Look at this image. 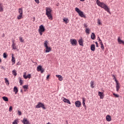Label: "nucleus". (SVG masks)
<instances>
[{
  "mask_svg": "<svg viewBox=\"0 0 124 124\" xmlns=\"http://www.w3.org/2000/svg\"><path fill=\"white\" fill-rule=\"evenodd\" d=\"M96 3L97 4V5H98V6L104 9L108 13H110V9L108 8V6L105 4V3L99 1V0H96Z\"/></svg>",
  "mask_w": 124,
  "mask_h": 124,
  "instance_id": "1",
  "label": "nucleus"
},
{
  "mask_svg": "<svg viewBox=\"0 0 124 124\" xmlns=\"http://www.w3.org/2000/svg\"><path fill=\"white\" fill-rule=\"evenodd\" d=\"M46 16H47V17L48 18V19H49V20H52L53 18L52 17V9H51V8H50V7H47L46 8Z\"/></svg>",
  "mask_w": 124,
  "mask_h": 124,
  "instance_id": "2",
  "label": "nucleus"
},
{
  "mask_svg": "<svg viewBox=\"0 0 124 124\" xmlns=\"http://www.w3.org/2000/svg\"><path fill=\"white\" fill-rule=\"evenodd\" d=\"M36 108H42L43 109H44V110H45V109H46L44 104L41 102H39L37 103V105L36 106Z\"/></svg>",
  "mask_w": 124,
  "mask_h": 124,
  "instance_id": "3",
  "label": "nucleus"
},
{
  "mask_svg": "<svg viewBox=\"0 0 124 124\" xmlns=\"http://www.w3.org/2000/svg\"><path fill=\"white\" fill-rule=\"evenodd\" d=\"M113 79H115V81L116 82V91H117V92H119V91L120 90V88H121V86H120V83H119V81H118V80H117V79L116 78V77H114V76Z\"/></svg>",
  "mask_w": 124,
  "mask_h": 124,
  "instance_id": "4",
  "label": "nucleus"
},
{
  "mask_svg": "<svg viewBox=\"0 0 124 124\" xmlns=\"http://www.w3.org/2000/svg\"><path fill=\"white\" fill-rule=\"evenodd\" d=\"M12 48L13 50H16L17 49V46H16V43H15V41L12 40Z\"/></svg>",
  "mask_w": 124,
  "mask_h": 124,
  "instance_id": "5",
  "label": "nucleus"
},
{
  "mask_svg": "<svg viewBox=\"0 0 124 124\" xmlns=\"http://www.w3.org/2000/svg\"><path fill=\"white\" fill-rule=\"evenodd\" d=\"M37 71H38V72H39L40 71L42 73H43V72H44V69L42 68V66H38L37 67Z\"/></svg>",
  "mask_w": 124,
  "mask_h": 124,
  "instance_id": "6",
  "label": "nucleus"
},
{
  "mask_svg": "<svg viewBox=\"0 0 124 124\" xmlns=\"http://www.w3.org/2000/svg\"><path fill=\"white\" fill-rule=\"evenodd\" d=\"M62 101H63V102H64L65 103H67L68 104H69V105L71 104L70 101H69V100L64 97H63Z\"/></svg>",
  "mask_w": 124,
  "mask_h": 124,
  "instance_id": "7",
  "label": "nucleus"
},
{
  "mask_svg": "<svg viewBox=\"0 0 124 124\" xmlns=\"http://www.w3.org/2000/svg\"><path fill=\"white\" fill-rule=\"evenodd\" d=\"M70 42H71L72 45H77V41H76V39H71L70 40Z\"/></svg>",
  "mask_w": 124,
  "mask_h": 124,
  "instance_id": "8",
  "label": "nucleus"
},
{
  "mask_svg": "<svg viewBox=\"0 0 124 124\" xmlns=\"http://www.w3.org/2000/svg\"><path fill=\"white\" fill-rule=\"evenodd\" d=\"M23 78H24V79H28V78H29V79H31V75L29 74L28 75L26 76V73H25V74L23 75Z\"/></svg>",
  "mask_w": 124,
  "mask_h": 124,
  "instance_id": "9",
  "label": "nucleus"
},
{
  "mask_svg": "<svg viewBox=\"0 0 124 124\" xmlns=\"http://www.w3.org/2000/svg\"><path fill=\"white\" fill-rule=\"evenodd\" d=\"M76 107H80L81 106V102L80 101H76L75 103Z\"/></svg>",
  "mask_w": 124,
  "mask_h": 124,
  "instance_id": "10",
  "label": "nucleus"
},
{
  "mask_svg": "<svg viewBox=\"0 0 124 124\" xmlns=\"http://www.w3.org/2000/svg\"><path fill=\"white\" fill-rule=\"evenodd\" d=\"M22 123L24 124H30V122L28 121V119L23 118Z\"/></svg>",
  "mask_w": 124,
  "mask_h": 124,
  "instance_id": "11",
  "label": "nucleus"
},
{
  "mask_svg": "<svg viewBox=\"0 0 124 124\" xmlns=\"http://www.w3.org/2000/svg\"><path fill=\"white\" fill-rule=\"evenodd\" d=\"M99 96H100V98L101 99L104 97V93L101 92H98V93Z\"/></svg>",
  "mask_w": 124,
  "mask_h": 124,
  "instance_id": "12",
  "label": "nucleus"
},
{
  "mask_svg": "<svg viewBox=\"0 0 124 124\" xmlns=\"http://www.w3.org/2000/svg\"><path fill=\"white\" fill-rule=\"evenodd\" d=\"M117 40L119 44H124V41L122 40L120 37L118 38Z\"/></svg>",
  "mask_w": 124,
  "mask_h": 124,
  "instance_id": "13",
  "label": "nucleus"
},
{
  "mask_svg": "<svg viewBox=\"0 0 124 124\" xmlns=\"http://www.w3.org/2000/svg\"><path fill=\"white\" fill-rule=\"evenodd\" d=\"M39 31H45V28L43 25H41L39 26Z\"/></svg>",
  "mask_w": 124,
  "mask_h": 124,
  "instance_id": "14",
  "label": "nucleus"
},
{
  "mask_svg": "<svg viewBox=\"0 0 124 124\" xmlns=\"http://www.w3.org/2000/svg\"><path fill=\"white\" fill-rule=\"evenodd\" d=\"M106 120L107 122H111V116H110L109 115H107Z\"/></svg>",
  "mask_w": 124,
  "mask_h": 124,
  "instance_id": "15",
  "label": "nucleus"
},
{
  "mask_svg": "<svg viewBox=\"0 0 124 124\" xmlns=\"http://www.w3.org/2000/svg\"><path fill=\"white\" fill-rule=\"evenodd\" d=\"M56 77L58 78V80H59V81H62V77L61 75H56Z\"/></svg>",
  "mask_w": 124,
  "mask_h": 124,
  "instance_id": "16",
  "label": "nucleus"
},
{
  "mask_svg": "<svg viewBox=\"0 0 124 124\" xmlns=\"http://www.w3.org/2000/svg\"><path fill=\"white\" fill-rule=\"evenodd\" d=\"M78 44H79L80 46H83V38H81L78 40Z\"/></svg>",
  "mask_w": 124,
  "mask_h": 124,
  "instance_id": "17",
  "label": "nucleus"
},
{
  "mask_svg": "<svg viewBox=\"0 0 124 124\" xmlns=\"http://www.w3.org/2000/svg\"><path fill=\"white\" fill-rule=\"evenodd\" d=\"M91 51H93L95 50V46L94 45H91Z\"/></svg>",
  "mask_w": 124,
  "mask_h": 124,
  "instance_id": "18",
  "label": "nucleus"
},
{
  "mask_svg": "<svg viewBox=\"0 0 124 124\" xmlns=\"http://www.w3.org/2000/svg\"><path fill=\"white\" fill-rule=\"evenodd\" d=\"M46 53H49L51 51V47L50 46H46Z\"/></svg>",
  "mask_w": 124,
  "mask_h": 124,
  "instance_id": "19",
  "label": "nucleus"
},
{
  "mask_svg": "<svg viewBox=\"0 0 124 124\" xmlns=\"http://www.w3.org/2000/svg\"><path fill=\"white\" fill-rule=\"evenodd\" d=\"M0 12H3V5L0 2Z\"/></svg>",
  "mask_w": 124,
  "mask_h": 124,
  "instance_id": "20",
  "label": "nucleus"
},
{
  "mask_svg": "<svg viewBox=\"0 0 124 124\" xmlns=\"http://www.w3.org/2000/svg\"><path fill=\"white\" fill-rule=\"evenodd\" d=\"M90 86L92 88V89H93V88H94V82L93 81H91Z\"/></svg>",
  "mask_w": 124,
  "mask_h": 124,
  "instance_id": "21",
  "label": "nucleus"
},
{
  "mask_svg": "<svg viewBox=\"0 0 124 124\" xmlns=\"http://www.w3.org/2000/svg\"><path fill=\"white\" fill-rule=\"evenodd\" d=\"M22 18H23V15H20V14L18 15L16 17V19H17V20H21V19H22Z\"/></svg>",
  "mask_w": 124,
  "mask_h": 124,
  "instance_id": "22",
  "label": "nucleus"
},
{
  "mask_svg": "<svg viewBox=\"0 0 124 124\" xmlns=\"http://www.w3.org/2000/svg\"><path fill=\"white\" fill-rule=\"evenodd\" d=\"M18 13L19 14L23 15V8H20L18 9Z\"/></svg>",
  "mask_w": 124,
  "mask_h": 124,
  "instance_id": "23",
  "label": "nucleus"
},
{
  "mask_svg": "<svg viewBox=\"0 0 124 124\" xmlns=\"http://www.w3.org/2000/svg\"><path fill=\"white\" fill-rule=\"evenodd\" d=\"M14 92L16 94L17 93H18V88L17 87L15 86L14 88Z\"/></svg>",
  "mask_w": 124,
  "mask_h": 124,
  "instance_id": "24",
  "label": "nucleus"
},
{
  "mask_svg": "<svg viewBox=\"0 0 124 124\" xmlns=\"http://www.w3.org/2000/svg\"><path fill=\"white\" fill-rule=\"evenodd\" d=\"M78 14H79V16H80V17H85V16L84 15V14L83 13V12H82V11H80V12H79L78 13Z\"/></svg>",
  "mask_w": 124,
  "mask_h": 124,
  "instance_id": "25",
  "label": "nucleus"
},
{
  "mask_svg": "<svg viewBox=\"0 0 124 124\" xmlns=\"http://www.w3.org/2000/svg\"><path fill=\"white\" fill-rule=\"evenodd\" d=\"M19 123V119H16L15 120L12 124H18Z\"/></svg>",
  "mask_w": 124,
  "mask_h": 124,
  "instance_id": "26",
  "label": "nucleus"
},
{
  "mask_svg": "<svg viewBox=\"0 0 124 124\" xmlns=\"http://www.w3.org/2000/svg\"><path fill=\"white\" fill-rule=\"evenodd\" d=\"M12 62H14L12 64H14V63H15V58L14 57L13 54H12Z\"/></svg>",
  "mask_w": 124,
  "mask_h": 124,
  "instance_id": "27",
  "label": "nucleus"
},
{
  "mask_svg": "<svg viewBox=\"0 0 124 124\" xmlns=\"http://www.w3.org/2000/svg\"><path fill=\"white\" fill-rule=\"evenodd\" d=\"M19 41L21 42V43H24V40L23 39V37L21 36L19 37Z\"/></svg>",
  "mask_w": 124,
  "mask_h": 124,
  "instance_id": "28",
  "label": "nucleus"
},
{
  "mask_svg": "<svg viewBox=\"0 0 124 124\" xmlns=\"http://www.w3.org/2000/svg\"><path fill=\"white\" fill-rule=\"evenodd\" d=\"M90 31L91 30H90V29L89 28H86L85 29V32L89 34V33H90Z\"/></svg>",
  "mask_w": 124,
  "mask_h": 124,
  "instance_id": "29",
  "label": "nucleus"
},
{
  "mask_svg": "<svg viewBox=\"0 0 124 124\" xmlns=\"http://www.w3.org/2000/svg\"><path fill=\"white\" fill-rule=\"evenodd\" d=\"M44 46H45V47H48V41H45L44 43Z\"/></svg>",
  "mask_w": 124,
  "mask_h": 124,
  "instance_id": "30",
  "label": "nucleus"
},
{
  "mask_svg": "<svg viewBox=\"0 0 124 124\" xmlns=\"http://www.w3.org/2000/svg\"><path fill=\"white\" fill-rule=\"evenodd\" d=\"M86 100H85V98H82V105L83 106H86Z\"/></svg>",
  "mask_w": 124,
  "mask_h": 124,
  "instance_id": "31",
  "label": "nucleus"
},
{
  "mask_svg": "<svg viewBox=\"0 0 124 124\" xmlns=\"http://www.w3.org/2000/svg\"><path fill=\"white\" fill-rule=\"evenodd\" d=\"M63 20V22H65V24H67V23H68L69 22L68 19L67 18H64Z\"/></svg>",
  "mask_w": 124,
  "mask_h": 124,
  "instance_id": "32",
  "label": "nucleus"
},
{
  "mask_svg": "<svg viewBox=\"0 0 124 124\" xmlns=\"http://www.w3.org/2000/svg\"><path fill=\"white\" fill-rule=\"evenodd\" d=\"M5 83H6V85H9V81H8V79H7V78H4Z\"/></svg>",
  "mask_w": 124,
  "mask_h": 124,
  "instance_id": "33",
  "label": "nucleus"
},
{
  "mask_svg": "<svg viewBox=\"0 0 124 124\" xmlns=\"http://www.w3.org/2000/svg\"><path fill=\"white\" fill-rule=\"evenodd\" d=\"M95 37V35H94V33H92L91 38L93 40L94 39Z\"/></svg>",
  "mask_w": 124,
  "mask_h": 124,
  "instance_id": "34",
  "label": "nucleus"
},
{
  "mask_svg": "<svg viewBox=\"0 0 124 124\" xmlns=\"http://www.w3.org/2000/svg\"><path fill=\"white\" fill-rule=\"evenodd\" d=\"M2 99L4 101H8V98H7V97L3 96V97H2Z\"/></svg>",
  "mask_w": 124,
  "mask_h": 124,
  "instance_id": "35",
  "label": "nucleus"
},
{
  "mask_svg": "<svg viewBox=\"0 0 124 124\" xmlns=\"http://www.w3.org/2000/svg\"><path fill=\"white\" fill-rule=\"evenodd\" d=\"M12 74L14 75V76H16L17 75V73L16 72V70H13Z\"/></svg>",
  "mask_w": 124,
  "mask_h": 124,
  "instance_id": "36",
  "label": "nucleus"
},
{
  "mask_svg": "<svg viewBox=\"0 0 124 124\" xmlns=\"http://www.w3.org/2000/svg\"><path fill=\"white\" fill-rule=\"evenodd\" d=\"M75 10L78 14L81 11L80 9L77 7L75 8Z\"/></svg>",
  "mask_w": 124,
  "mask_h": 124,
  "instance_id": "37",
  "label": "nucleus"
},
{
  "mask_svg": "<svg viewBox=\"0 0 124 124\" xmlns=\"http://www.w3.org/2000/svg\"><path fill=\"white\" fill-rule=\"evenodd\" d=\"M19 83H20V86H22V85H23V80L21 79V78H19Z\"/></svg>",
  "mask_w": 124,
  "mask_h": 124,
  "instance_id": "38",
  "label": "nucleus"
},
{
  "mask_svg": "<svg viewBox=\"0 0 124 124\" xmlns=\"http://www.w3.org/2000/svg\"><path fill=\"white\" fill-rule=\"evenodd\" d=\"M3 58H4L5 59L6 58H7V55H6V53H4L3 54Z\"/></svg>",
  "mask_w": 124,
  "mask_h": 124,
  "instance_id": "39",
  "label": "nucleus"
},
{
  "mask_svg": "<svg viewBox=\"0 0 124 124\" xmlns=\"http://www.w3.org/2000/svg\"><path fill=\"white\" fill-rule=\"evenodd\" d=\"M97 23L98 25H101V22H100V20L99 19H97Z\"/></svg>",
  "mask_w": 124,
  "mask_h": 124,
  "instance_id": "40",
  "label": "nucleus"
},
{
  "mask_svg": "<svg viewBox=\"0 0 124 124\" xmlns=\"http://www.w3.org/2000/svg\"><path fill=\"white\" fill-rule=\"evenodd\" d=\"M113 94L114 96H115V97H119V95L118 94H116L115 93H113Z\"/></svg>",
  "mask_w": 124,
  "mask_h": 124,
  "instance_id": "41",
  "label": "nucleus"
},
{
  "mask_svg": "<svg viewBox=\"0 0 124 124\" xmlns=\"http://www.w3.org/2000/svg\"><path fill=\"white\" fill-rule=\"evenodd\" d=\"M101 48L102 49L104 50V46L103 45H101Z\"/></svg>",
  "mask_w": 124,
  "mask_h": 124,
  "instance_id": "42",
  "label": "nucleus"
},
{
  "mask_svg": "<svg viewBox=\"0 0 124 124\" xmlns=\"http://www.w3.org/2000/svg\"><path fill=\"white\" fill-rule=\"evenodd\" d=\"M18 115H19V116H21V115H22V112L20 111H18V113H17Z\"/></svg>",
  "mask_w": 124,
  "mask_h": 124,
  "instance_id": "43",
  "label": "nucleus"
},
{
  "mask_svg": "<svg viewBox=\"0 0 124 124\" xmlns=\"http://www.w3.org/2000/svg\"><path fill=\"white\" fill-rule=\"evenodd\" d=\"M28 85H24L23 86V89H28Z\"/></svg>",
  "mask_w": 124,
  "mask_h": 124,
  "instance_id": "44",
  "label": "nucleus"
},
{
  "mask_svg": "<svg viewBox=\"0 0 124 124\" xmlns=\"http://www.w3.org/2000/svg\"><path fill=\"white\" fill-rule=\"evenodd\" d=\"M39 33H40V35H42V34H43V31H39Z\"/></svg>",
  "mask_w": 124,
  "mask_h": 124,
  "instance_id": "45",
  "label": "nucleus"
},
{
  "mask_svg": "<svg viewBox=\"0 0 124 124\" xmlns=\"http://www.w3.org/2000/svg\"><path fill=\"white\" fill-rule=\"evenodd\" d=\"M35 2L38 4L39 3V0H34Z\"/></svg>",
  "mask_w": 124,
  "mask_h": 124,
  "instance_id": "46",
  "label": "nucleus"
},
{
  "mask_svg": "<svg viewBox=\"0 0 124 124\" xmlns=\"http://www.w3.org/2000/svg\"><path fill=\"white\" fill-rule=\"evenodd\" d=\"M84 26L85 28H88V25L86 23H84Z\"/></svg>",
  "mask_w": 124,
  "mask_h": 124,
  "instance_id": "47",
  "label": "nucleus"
},
{
  "mask_svg": "<svg viewBox=\"0 0 124 124\" xmlns=\"http://www.w3.org/2000/svg\"><path fill=\"white\" fill-rule=\"evenodd\" d=\"M11 111H12V107H10L9 108V111L11 112Z\"/></svg>",
  "mask_w": 124,
  "mask_h": 124,
  "instance_id": "48",
  "label": "nucleus"
},
{
  "mask_svg": "<svg viewBox=\"0 0 124 124\" xmlns=\"http://www.w3.org/2000/svg\"><path fill=\"white\" fill-rule=\"evenodd\" d=\"M95 44H96V47H98V43H97V42H95Z\"/></svg>",
  "mask_w": 124,
  "mask_h": 124,
  "instance_id": "49",
  "label": "nucleus"
},
{
  "mask_svg": "<svg viewBox=\"0 0 124 124\" xmlns=\"http://www.w3.org/2000/svg\"><path fill=\"white\" fill-rule=\"evenodd\" d=\"M49 77H50V75H47V76L46 77L47 80H48V79H49Z\"/></svg>",
  "mask_w": 124,
  "mask_h": 124,
  "instance_id": "50",
  "label": "nucleus"
},
{
  "mask_svg": "<svg viewBox=\"0 0 124 124\" xmlns=\"http://www.w3.org/2000/svg\"><path fill=\"white\" fill-rule=\"evenodd\" d=\"M4 36H5V35L4 34V33H3L2 35V37H4Z\"/></svg>",
  "mask_w": 124,
  "mask_h": 124,
  "instance_id": "51",
  "label": "nucleus"
},
{
  "mask_svg": "<svg viewBox=\"0 0 124 124\" xmlns=\"http://www.w3.org/2000/svg\"><path fill=\"white\" fill-rule=\"evenodd\" d=\"M100 45H103V43H102V42L101 41V42L99 43Z\"/></svg>",
  "mask_w": 124,
  "mask_h": 124,
  "instance_id": "52",
  "label": "nucleus"
},
{
  "mask_svg": "<svg viewBox=\"0 0 124 124\" xmlns=\"http://www.w3.org/2000/svg\"><path fill=\"white\" fill-rule=\"evenodd\" d=\"M84 107L85 110H86L87 109V106H84Z\"/></svg>",
  "mask_w": 124,
  "mask_h": 124,
  "instance_id": "53",
  "label": "nucleus"
},
{
  "mask_svg": "<svg viewBox=\"0 0 124 124\" xmlns=\"http://www.w3.org/2000/svg\"><path fill=\"white\" fill-rule=\"evenodd\" d=\"M98 38L99 39L98 41H101V40L100 39V38H99V37H98Z\"/></svg>",
  "mask_w": 124,
  "mask_h": 124,
  "instance_id": "54",
  "label": "nucleus"
},
{
  "mask_svg": "<svg viewBox=\"0 0 124 124\" xmlns=\"http://www.w3.org/2000/svg\"><path fill=\"white\" fill-rule=\"evenodd\" d=\"M33 22H34V21H35V17H33Z\"/></svg>",
  "mask_w": 124,
  "mask_h": 124,
  "instance_id": "55",
  "label": "nucleus"
},
{
  "mask_svg": "<svg viewBox=\"0 0 124 124\" xmlns=\"http://www.w3.org/2000/svg\"><path fill=\"white\" fill-rule=\"evenodd\" d=\"M66 124H68V122L67 121V120L66 121Z\"/></svg>",
  "mask_w": 124,
  "mask_h": 124,
  "instance_id": "56",
  "label": "nucleus"
},
{
  "mask_svg": "<svg viewBox=\"0 0 124 124\" xmlns=\"http://www.w3.org/2000/svg\"><path fill=\"white\" fill-rule=\"evenodd\" d=\"M80 1H85V0H80Z\"/></svg>",
  "mask_w": 124,
  "mask_h": 124,
  "instance_id": "57",
  "label": "nucleus"
},
{
  "mask_svg": "<svg viewBox=\"0 0 124 124\" xmlns=\"http://www.w3.org/2000/svg\"><path fill=\"white\" fill-rule=\"evenodd\" d=\"M1 62V59H0V63Z\"/></svg>",
  "mask_w": 124,
  "mask_h": 124,
  "instance_id": "58",
  "label": "nucleus"
}]
</instances>
